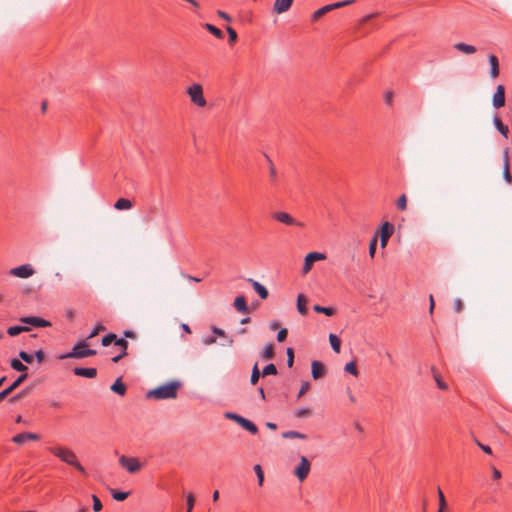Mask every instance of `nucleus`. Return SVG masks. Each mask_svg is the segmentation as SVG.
Returning <instances> with one entry per match:
<instances>
[{"mask_svg":"<svg viewBox=\"0 0 512 512\" xmlns=\"http://www.w3.org/2000/svg\"><path fill=\"white\" fill-rule=\"evenodd\" d=\"M48 450L52 455H54L55 457L60 459L62 462L66 463V464L74 467L76 470H78L82 476H84V477L87 476L86 469L80 464L75 452L72 449H70L66 446L58 445V446L50 447Z\"/></svg>","mask_w":512,"mask_h":512,"instance_id":"obj_1","label":"nucleus"},{"mask_svg":"<svg viewBox=\"0 0 512 512\" xmlns=\"http://www.w3.org/2000/svg\"><path fill=\"white\" fill-rule=\"evenodd\" d=\"M181 383L179 381H171L155 389L147 392L146 397L149 399L165 400L175 399Z\"/></svg>","mask_w":512,"mask_h":512,"instance_id":"obj_2","label":"nucleus"},{"mask_svg":"<svg viewBox=\"0 0 512 512\" xmlns=\"http://www.w3.org/2000/svg\"><path fill=\"white\" fill-rule=\"evenodd\" d=\"M96 350L89 349L86 341H80L74 345L72 350L68 353L58 356L59 359L76 358L81 359L96 355Z\"/></svg>","mask_w":512,"mask_h":512,"instance_id":"obj_3","label":"nucleus"},{"mask_svg":"<svg viewBox=\"0 0 512 512\" xmlns=\"http://www.w3.org/2000/svg\"><path fill=\"white\" fill-rule=\"evenodd\" d=\"M187 93L195 105L199 107L206 106L207 102L203 95V88L200 84H193L192 86L188 87Z\"/></svg>","mask_w":512,"mask_h":512,"instance_id":"obj_4","label":"nucleus"},{"mask_svg":"<svg viewBox=\"0 0 512 512\" xmlns=\"http://www.w3.org/2000/svg\"><path fill=\"white\" fill-rule=\"evenodd\" d=\"M226 417L236 421L243 429L252 434H256L258 432L257 426L247 418L231 412L226 413Z\"/></svg>","mask_w":512,"mask_h":512,"instance_id":"obj_5","label":"nucleus"},{"mask_svg":"<svg viewBox=\"0 0 512 512\" xmlns=\"http://www.w3.org/2000/svg\"><path fill=\"white\" fill-rule=\"evenodd\" d=\"M354 2H355V0H344V1H340V2H336V3L325 5V6L321 7V8H319L318 10H316L313 13L312 18H313V20H318L319 18L324 16L326 13H328V12H330V11L336 9V8H341V7L353 4Z\"/></svg>","mask_w":512,"mask_h":512,"instance_id":"obj_6","label":"nucleus"},{"mask_svg":"<svg viewBox=\"0 0 512 512\" xmlns=\"http://www.w3.org/2000/svg\"><path fill=\"white\" fill-rule=\"evenodd\" d=\"M120 465L130 473H135L139 471L142 467V464L137 458L121 456L119 458Z\"/></svg>","mask_w":512,"mask_h":512,"instance_id":"obj_7","label":"nucleus"},{"mask_svg":"<svg viewBox=\"0 0 512 512\" xmlns=\"http://www.w3.org/2000/svg\"><path fill=\"white\" fill-rule=\"evenodd\" d=\"M34 273L35 270L30 264H23L10 270V274L18 278H28L34 275Z\"/></svg>","mask_w":512,"mask_h":512,"instance_id":"obj_8","label":"nucleus"},{"mask_svg":"<svg viewBox=\"0 0 512 512\" xmlns=\"http://www.w3.org/2000/svg\"><path fill=\"white\" fill-rule=\"evenodd\" d=\"M393 233H394V225L388 221L384 222L380 228V242H381L382 248L386 247V245Z\"/></svg>","mask_w":512,"mask_h":512,"instance_id":"obj_9","label":"nucleus"},{"mask_svg":"<svg viewBox=\"0 0 512 512\" xmlns=\"http://www.w3.org/2000/svg\"><path fill=\"white\" fill-rule=\"evenodd\" d=\"M273 218L283 224L289 226H299L302 227L303 223L295 220L291 215L286 212H276L273 214Z\"/></svg>","mask_w":512,"mask_h":512,"instance_id":"obj_10","label":"nucleus"},{"mask_svg":"<svg viewBox=\"0 0 512 512\" xmlns=\"http://www.w3.org/2000/svg\"><path fill=\"white\" fill-rule=\"evenodd\" d=\"M20 322L24 324H28L34 327H50L51 323L48 320H45L36 316H24L20 318Z\"/></svg>","mask_w":512,"mask_h":512,"instance_id":"obj_11","label":"nucleus"},{"mask_svg":"<svg viewBox=\"0 0 512 512\" xmlns=\"http://www.w3.org/2000/svg\"><path fill=\"white\" fill-rule=\"evenodd\" d=\"M492 105L495 109H499L505 105V87L498 85L492 98Z\"/></svg>","mask_w":512,"mask_h":512,"instance_id":"obj_12","label":"nucleus"},{"mask_svg":"<svg viewBox=\"0 0 512 512\" xmlns=\"http://www.w3.org/2000/svg\"><path fill=\"white\" fill-rule=\"evenodd\" d=\"M323 259H325V255L319 252H310L309 254H307L304 261L303 273L307 274L311 270L312 265L315 261Z\"/></svg>","mask_w":512,"mask_h":512,"instance_id":"obj_13","label":"nucleus"},{"mask_svg":"<svg viewBox=\"0 0 512 512\" xmlns=\"http://www.w3.org/2000/svg\"><path fill=\"white\" fill-rule=\"evenodd\" d=\"M27 378V374L23 373L17 377V379L6 389L0 392V402H2L9 394H11L16 388H18Z\"/></svg>","mask_w":512,"mask_h":512,"instance_id":"obj_14","label":"nucleus"},{"mask_svg":"<svg viewBox=\"0 0 512 512\" xmlns=\"http://www.w3.org/2000/svg\"><path fill=\"white\" fill-rule=\"evenodd\" d=\"M310 471V462L306 457L301 458L300 464L295 468V475L299 480H304Z\"/></svg>","mask_w":512,"mask_h":512,"instance_id":"obj_15","label":"nucleus"},{"mask_svg":"<svg viewBox=\"0 0 512 512\" xmlns=\"http://www.w3.org/2000/svg\"><path fill=\"white\" fill-rule=\"evenodd\" d=\"M40 435L32 432H22L13 436L12 441L16 444L22 445L28 440H39Z\"/></svg>","mask_w":512,"mask_h":512,"instance_id":"obj_16","label":"nucleus"},{"mask_svg":"<svg viewBox=\"0 0 512 512\" xmlns=\"http://www.w3.org/2000/svg\"><path fill=\"white\" fill-rule=\"evenodd\" d=\"M293 0H275L273 10L277 14L284 13L290 9Z\"/></svg>","mask_w":512,"mask_h":512,"instance_id":"obj_17","label":"nucleus"},{"mask_svg":"<svg viewBox=\"0 0 512 512\" xmlns=\"http://www.w3.org/2000/svg\"><path fill=\"white\" fill-rule=\"evenodd\" d=\"M247 281L252 284L253 289L259 295V297L261 299L264 300L268 297L269 293H268L267 288L264 285H262L260 282L254 280L252 278H249Z\"/></svg>","mask_w":512,"mask_h":512,"instance_id":"obj_18","label":"nucleus"},{"mask_svg":"<svg viewBox=\"0 0 512 512\" xmlns=\"http://www.w3.org/2000/svg\"><path fill=\"white\" fill-rule=\"evenodd\" d=\"M73 372L76 376L86 377V378H94L97 375V370L95 368L89 367H75Z\"/></svg>","mask_w":512,"mask_h":512,"instance_id":"obj_19","label":"nucleus"},{"mask_svg":"<svg viewBox=\"0 0 512 512\" xmlns=\"http://www.w3.org/2000/svg\"><path fill=\"white\" fill-rule=\"evenodd\" d=\"M114 344L117 346H120L122 348V351L119 355L114 356L112 358V361L117 363L119 362L123 357L127 355V348H128V342L123 338H117L114 340Z\"/></svg>","mask_w":512,"mask_h":512,"instance_id":"obj_20","label":"nucleus"},{"mask_svg":"<svg viewBox=\"0 0 512 512\" xmlns=\"http://www.w3.org/2000/svg\"><path fill=\"white\" fill-rule=\"evenodd\" d=\"M312 377L317 380L324 376L325 374V367L324 365L319 361H313L312 365Z\"/></svg>","mask_w":512,"mask_h":512,"instance_id":"obj_21","label":"nucleus"},{"mask_svg":"<svg viewBox=\"0 0 512 512\" xmlns=\"http://www.w3.org/2000/svg\"><path fill=\"white\" fill-rule=\"evenodd\" d=\"M488 60L490 63V76L492 78H497L500 73L498 58L494 54H491L489 55Z\"/></svg>","mask_w":512,"mask_h":512,"instance_id":"obj_22","label":"nucleus"},{"mask_svg":"<svg viewBox=\"0 0 512 512\" xmlns=\"http://www.w3.org/2000/svg\"><path fill=\"white\" fill-rule=\"evenodd\" d=\"M493 123L496 129L499 131V133L505 138H507L509 134V128L501 121V119L497 115L493 117Z\"/></svg>","mask_w":512,"mask_h":512,"instance_id":"obj_23","label":"nucleus"},{"mask_svg":"<svg viewBox=\"0 0 512 512\" xmlns=\"http://www.w3.org/2000/svg\"><path fill=\"white\" fill-rule=\"evenodd\" d=\"M234 307L236 308L237 311L241 313L246 314L249 312L247 302L244 296H238L235 298Z\"/></svg>","mask_w":512,"mask_h":512,"instance_id":"obj_24","label":"nucleus"},{"mask_svg":"<svg viewBox=\"0 0 512 512\" xmlns=\"http://www.w3.org/2000/svg\"><path fill=\"white\" fill-rule=\"evenodd\" d=\"M110 389L118 394L123 396L126 393V385L122 382L121 378H118L110 387Z\"/></svg>","mask_w":512,"mask_h":512,"instance_id":"obj_25","label":"nucleus"},{"mask_svg":"<svg viewBox=\"0 0 512 512\" xmlns=\"http://www.w3.org/2000/svg\"><path fill=\"white\" fill-rule=\"evenodd\" d=\"M454 48L464 54H473L476 52V47L473 46V45H469V44H466V43H456L454 45Z\"/></svg>","mask_w":512,"mask_h":512,"instance_id":"obj_26","label":"nucleus"},{"mask_svg":"<svg viewBox=\"0 0 512 512\" xmlns=\"http://www.w3.org/2000/svg\"><path fill=\"white\" fill-rule=\"evenodd\" d=\"M306 304L307 299L305 298V296L303 294H299L297 297V309L301 315H306L308 313Z\"/></svg>","mask_w":512,"mask_h":512,"instance_id":"obj_27","label":"nucleus"},{"mask_svg":"<svg viewBox=\"0 0 512 512\" xmlns=\"http://www.w3.org/2000/svg\"><path fill=\"white\" fill-rule=\"evenodd\" d=\"M132 206V202L126 198H119L114 204L116 210H128L132 208Z\"/></svg>","mask_w":512,"mask_h":512,"instance_id":"obj_28","label":"nucleus"},{"mask_svg":"<svg viewBox=\"0 0 512 512\" xmlns=\"http://www.w3.org/2000/svg\"><path fill=\"white\" fill-rule=\"evenodd\" d=\"M111 496L116 501H124L130 495V491H120L117 489L110 488Z\"/></svg>","mask_w":512,"mask_h":512,"instance_id":"obj_29","label":"nucleus"},{"mask_svg":"<svg viewBox=\"0 0 512 512\" xmlns=\"http://www.w3.org/2000/svg\"><path fill=\"white\" fill-rule=\"evenodd\" d=\"M275 352H274V346L271 343H268L265 345L261 352L262 359L270 360L274 358Z\"/></svg>","mask_w":512,"mask_h":512,"instance_id":"obj_30","label":"nucleus"},{"mask_svg":"<svg viewBox=\"0 0 512 512\" xmlns=\"http://www.w3.org/2000/svg\"><path fill=\"white\" fill-rule=\"evenodd\" d=\"M29 327L27 326H19V325H16V326H11L7 329V333L9 336L11 337H15L17 335H19L20 333L22 332H26V331H29Z\"/></svg>","mask_w":512,"mask_h":512,"instance_id":"obj_31","label":"nucleus"},{"mask_svg":"<svg viewBox=\"0 0 512 512\" xmlns=\"http://www.w3.org/2000/svg\"><path fill=\"white\" fill-rule=\"evenodd\" d=\"M329 341H330L332 349L336 353H340V350H341V340H340V338L337 335L331 333L329 335Z\"/></svg>","mask_w":512,"mask_h":512,"instance_id":"obj_32","label":"nucleus"},{"mask_svg":"<svg viewBox=\"0 0 512 512\" xmlns=\"http://www.w3.org/2000/svg\"><path fill=\"white\" fill-rule=\"evenodd\" d=\"M313 309L315 312L325 314L326 316H333L335 314V309L332 307L315 305Z\"/></svg>","mask_w":512,"mask_h":512,"instance_id":"obj_33","label":"nucleus"},{"mask_svg":"<svg viewBox=\"0 0 512 512\" xmlns=\"http://www.w3.org/2000/svg\"><path fill=\"white\" fill-rule=\"evenodd\" d=\"M283 438H287V439H295V438H298V439H306L307 436L303 433H300L298 431H294V430H290V431H286L282 434Z\"/></svg>","mask_w":512,"mask_h":512,"instance_id":"obj_34","label":"nucleus"},{"mask_svg":"<svg viewBox=\"0 0 512 512\" xmlns=\"http://www.w3.org/2000/svg\"><path fill=\"white\" fill-rule=\"evenodd\" d=\"M10 365L14 370L22 372V374L25 373V371L28 369L26 365H24L20 360L16 358L11 360Z\"/></svg>","mask_w":512,"mask_h":512,"instance_id":"obj_35","label":"nucleus"},{"mask_svg":"<svg viewBox=\"0 0 512 512\" xmlns=\"http://www.w3.org/2000/svg\"><path fill=\"white\" fill-rule=\"evenodd\" d=\"M211 34H213L216 38L222 39L224 37L223 32L217 28L216 26L206 23L204 26Z\"/></svg>","mask_w":512,"mask_h":512,"instance_id":"obj_36","label":"nucleus"},{"mask_svg":"<svg viewBox=\"0 0 512 512\" xmlns=\"http://www.w3.org/2000/svg\"><path fill=\"white\" fill-rule=\"evenodd\" d=\"M261 376H262V372H260V370L258 368V364L256 363L252 368V373H251V378H250L251 384L252 385L257 384V382L259 381Z\"/></svg>","mask_w":512,"mask_h":512,"instance_id":"obj_37","label":"nucleus"},{"mask_svg":"<svg viewBox=\"0 0 512 512\" xmlns=\"http://www.w3.org/2000/svg\"><path fill=\"white\" fill-rule=\"evenodd\" d=\"M378 235L375 234L369 243V255L371 258H374L377 248Z\"/></svg>","mask_w":512,"mask_h":512,"instance_id":"obj_38","label":"nucleus"},{"mask_svg":"<svg viewBox=\"0 0 512 512\" xmlns=\"http://www.w3.org/2000/svg\"><path fill=\"white\" fill-rule=\"evenodd\" d=\"M277 368L273 363L266 365L262 370V376L276 375Z\"/></svg>","mask_w":512,"mask_h":512,"instance_id":"obj_39","label":"nucleus"},{"mask_svg":"<svg viewBox=\"0 0 512 512\" xmlns=\"http://www.w3.org/2000/svg\"><path fill=\"white\" fill-rule=\"evenodd\" d=\"M212 332H213V334H215L217 336L226 338L227 342H228V345L231 346L233 344V339L231 337H228L224 330H222L220 328H217V327H212Z\"/></svg>","mask_w":512,"mask_h":512,"instance_id":"obj_40","label":"nucleus"},{"mask_svg":"<svg viewBox=\"0 0 512 512\" xmlns=\"http://www.w3.org/2000/svg\"><path fill=\"white\" fill-rule=\"evenodd\" d=\"M345 372L350 373L354 376L358 375V370L354 361H351L345 365Z\"/></svg>","mask_w":512,"mask_h":512,"instance_id":"obj_41","label":"nucleus"},{"mask_svg":"<svg viewBox=\"0 0 512 512\" xmlns=\"http://www.w3.org/2000/svg\"><path fill=\"white\" fill-rule=\"evenodd\" d=\"M114 340H116V334L109 333L102 338L101 343L103 346L106 347L109 346L112 342H114Z\"/></svg>","mask_w":512,"mask_h":512,"instance_id":"obj_42","label":"nucleus"},{"mask_svg":"<svg viewBox=\"0 0 512 512\" xmlns=\"http://www.w3.org/2000/svg\"><path fill=\"white\" fill-rule=\"evenodd\" d=\"M397 208L401 211L406 210L407 208V198L406 195H401L397 200Z\"/></svg>","mask_w":512,"mask_h":512,"instance_id":"obj_43","label":"nucleus"},{"mask_svg":"<svg viewBox=\"0 0 512 512\" xmlns=\"http://www.w3.org/2000/svg\"><path fill=\"white\" fill-rule=\"evenodd\" d=\"M310 415V410L308 408H299L294 411V416L297 418H304Z\"/></svg>","mask_w":512,"mask_h":512,"instance_id":"obj_44","label":"nucleus"},{"mask_svg":"<svg viewBox=\"0 0 512 512\" xmlns=\"http://www.w3.org/2000/svg\"><path fill=\"white\" fill-rule=\"evenodd\" d=\"M105 330H106L105 326H103L102 324H97V325H95V327L93 328L91 333L88 335L87 339L94 338L96 335L99 334V332L105 331Z\"/></svg>","mask_w":512,"mask_h":512,"instance_id":"obj_45","label":"nucleus"},{"mask_svg":"<svg viewBox=\"0 0 512 512\" xmlns=\"http://www.w3.org/2000/svg\"><path fill=\"white\" fill-rule=\"evenodd\" d=\"M19 357L27 364H31L34 360V356L25 351H20Z\"/></svg>","mask_w":512,"mask_h":512,"instance_id":"obj_46","label":"nucleus"},{"mask_svg":"<svg viewBox=\"0 0 512 512\" xmlns=\"http://www.w3.org/2000/svg\"><path fill=\"white\" fill-rule=\"evenodd\" d=\"M266 158L267 160L269 161L270 163V167H269V174H270V178H271V181L272 182H275L277 180V171H276V168L275 166L272 164L270 158L266 155Z\"/></svg>","mask_w":512,"mask_h":512,"instance_id":"obj_47","label":"nucleus"},{"mask_svg":"<svg viewBox=\"0 0 512 512\" xmlns=\"http://www.w3.org/2000/svg\"><path fill=\"white\" fill-rule=\"evenodd\" d=\"M432 371H433L434 379H435V381H436V383H437L438 388H439V389H441V390H446V389H448L447 384H446L445 382H443V381L440 379V377L435 373V369H434V368H432Z\"/></svg>","mask_w":512,"mask_h":512,"instance_id":"obj_48","label":"nucleus"},{"mask_svg":"<svg viewBox=\"0 0 512 512\" xmlns=\"http://www.w3.org/2000/svg\"><path fill=\"white\" fill-rule=\"evenodd\" d=\"M229 36V43L232 44L237 40V32L230 26L226 27Z\"/></svg>","mask_w":512,"mask_h":512,"instance_id":"obj_49","label":"nucleus"},{"mask_svg":"<svg viewBox=\"0 0 512 512\" xmlns=\"http://www.w3.org/2000/svg\"><path fill=\"white\" fill-rule=\"evenodd\" d=\"M92 500H93V510L95 512L101 511L103 506H102L100 499L96 495H92Z\"/></svg>","mask_w":512,"mask_h":512,"instance_id":"obj_50","label":"nucleus"},{"mask_svg":"<svg viewBox=\"0 0 512 512\" xmlns=\"http://www.w3.org/2000/svg\"><path fill=\"white\" fill-rule=\"evenodd\" d=\"M287 365L288 367H292L294 363V350L293 348L289 347L287 348Z\"/></svg>","mask_w":512,"mask_h":512,"instance_id":"obj_51","label":"nucleus"},{"mask_svg":"<svg viewBox=\"0 0 512 512\" xmlns=\"http://www.w3.org/2000/svg\"><path fill=\"white\" fill-rule=\"evenodd\" d=\"M503 177L504 180L510 184L512 182V175L510 173V166H503Z\"/></svg>","mask_w":512,"mask_h":512,"instance_id":"obj_52","label":"nucleus"},{"mask_svg":"<svg viewBox=\"0 0 512 512\" xmlns=\"http://www.w3.org/2000/svg\"><path fill=\"white\" fill-rule=\"evenodd\" d=\"M438 494H439V510H444L446 507V500L445 496L440 488H438Z\"/></svg>","mask_w":512,"mask_h":512,"instance_id":"obj_53","label":"nucleus"},{"mask_svg":"<svg viewBox=\"0 0 512 512\" xmlns=\"http://www.w3.org/2000/svg\"><path fill=\"white\" fill-rule=\"evenodd\" d=\"M287 335H288V331L286 328H282L279 330L278 334H277V340L279 342H283L286 340L287 338Z\"/></svg>","mask_w":512,"mask_h":512,"instance_id":"obj_54","label":"nucleus"},{"mask_svg":"<svg viewBox=\"0 0 512 512\" xmlns=\"http://www.w3.org/2000/svg\"><path fill=\"white\" fill-rule=\"evenodd\" d=\"M310 388L309 382H303L298 393V398H301Z\"/></svg>","mask_w":512,"mask_h":512,"instance_id":"obj_55","label":"nucleus"},{"mask_svg":"<svg viewBox=\"0 0 512 512\" xmlns=\"http://www.w3.org/2000/svg\"><path fill=\"white\" fill-rule=\"evenodd\" d=\"M254 471L256 473L257 480H264V472L259 464L254 466Z\"/></svg>","mask_w":512,"mask_h":512,"instance_id":"obj_56","label":"nucleus"},{"mask_svg":"<svg viewBox=\"0 0 512 512\" xmlns=\"http://www.w3.org/2000/svg\"><path fill=\"white\" fill-rule=\"evenodd\" d=\"M379 15V13H371V14H368L366 16H364L361 20H360V24L361 25H364L366 23H368L370 20L376 18L377 16Z\"/></svg>","mask_w":512,"mask_h":512,"instance_id":"obj_57","label":"nucleus"},{"mask_svg":"<svg viewBox=\"0 0 512 512\" xmlns=\"http://www.w3.org/2000/svg\"><path fill=\"white\" fill-rule=\"evenodd\" d=\"M503 166H510V157H509V149L505 148L503 150Z\"/></svg>","mask_w":512,"mask_h":512,"instance_id":"obj_58","label":"nucleus"},{"mask_svg":"<svg viewBox=\"0 0 512 512\" xmlns=\"http://www.w3.org/2000/svg\"><path fill=\"white\" fill-rule=\"evenodd\" d=\"M186 501H187V509H193L194 503H195V498H194L193 494L189 493L186 497Z\"/></svg>","mask_w":512,"mask_h":512,"instance_id":"obj_59","label":"nucleus"},{"mask_svg":"<svg viewBox=\"0 0 512 512\" xmlns=\"http://www.w3.org/2000/svg\"><path fill=\"white\" fill-rule=\"evenodd\" d=\"M463 309V303L460 299H455L454 301V310L456 313H460Z\"/></svg>","mask_w":512,"mask_h":512,"instance_id":"obj_60","label":"nucleus"},{"mask_svg":"<svg viewBox=\"0 0 512 512\" xmlns=\"http://www.w3.org/2000/svg\"><path fill=\"white\" fill-rule=\"evenodd\" d=\"M35 358L38 361V363H42L45 359V354H44L43 350L40 349V350L36 351Z\"/></svg>","mask_w":512,"mask_h":512,"instance_id":"obj_61","label":"nucleus"},{"mask_svg":"<svg viewBox=\"0 0 512 512\" xmlns=\"http://www.w3.org/2000/svg\"><path fill=\"white\" fill-rule=\"evenodd\" d=\"M27 394V390H23L21 391L20 393L16 394L15 396H13L11 399H10V402L14 403L18 400H20L21 398H23L25 395Z\"/></svg>","mask_w":512,"mask_h":512,"instance_id":"obj_62","label":"nucleus"},{"mask_svg":"<svg viewBox=\"0 0 512 512\" xmlns=\"http://www.w3.org/2000/svg\"><path fill=\"white\" fill-rule=\"evenodd\" d=\"M384 100L387 105H391L393 101V93L391 91H388L384 95Z\"/></svg>","mask_w":512,"mask_h":512,"instance_id":"obj_63","label":"nucleus"},{"mask_svg":"<svg viewBox=\"0 0 512 512\" xmlns=\"http://www.w3.org/2000/svg\"><path fill=\"white\" fill-rule=\"evenodd\" d=\"M216 342V338L214 336H208L203 339L204 345H212Z\"/></svg>","mask_w":512,"mask_h":512,"instance_id":"obj_64","label":"nucleus"}]
</instances>
